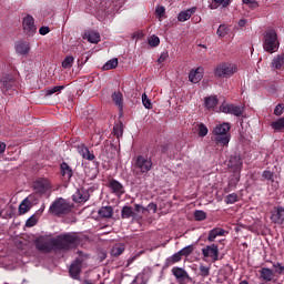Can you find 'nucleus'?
<instances>
[{"label": "nucleus", "mask_w": 284, "mask_h": 284, "mask_svg": "<svg viewBox=\"0 0 284 284\" xmlns=\"http://www.w3.org/2000/svg\"><path fill=\"white\" fill-rule=\"evenodd\" d=\"M220 112H223L224 114H233L234 116H241L243 114V106L224 102L220 106Z\"/></svg>", "instance_id": "9"}, {"label": "nucleus", "mask_w": 284, "mask_h": 284, "mask_svg": "<svg viewBox=\"0 0 284 284\" xmlns=\"http://www.w3.org/2000/svg\"><path fill=\"white\" fill-rule=\"evenodd\" d=\"M112 101L118 105L119 110H123V94L121 92H114L112 94Z\"/></svg>", "instance_id": "28"}, {"label": "nucleus", "mask_w": 284, "mask_h": 284, "mask_svg": "<svg viewBox=\"0 0 284 284\" xmlns=\"http://www.w3.org/2000/svg\"><path fill=\"white\" fill-rule=\"evenodd\" d=\"M78 152L80 156L84 158L87 161H94V155L90 152V149L85 145H79Z\"/></svg>", "instance_id": "22"}, {"label": "nucleus", "mask_w": 284, "mask_h": 284, "mask_svg": "<svg viewBox=\"0 0 284 284\" xmlns=\"http://www.w3.org/2000/svg\"><path fill=\"white\" fill-rule=\"evenodd\" d=\"M195 131L197 132L199 136H201V138L207 136V132H210V130H207V126L203 123L196 124Z\"/></svg>", "instance_id": "32"}, {"label": "nucleus", "mask_w": 284, "mask_h": 284, "mask_svg": "<svg viewBox=\"0 0 284 284\" xmlns=\"http://www.w3.org/2000/svg\"><path fill=\"white\" fill-rule=\"evenodd\" d=\"M217 103H219V98H216L215 95H211L204 99V105L207 110H214Z\"/></svg>", "instance_id": "24"}, {"label": "nucleus", "mask_w": 284, "mask_h": 284, "mask_svg": "<svg viewBox=\"0 0 284 284\" xmlns=\"http://www.w3.org/2000/svg\"><path fill=\"white\" fill-rule=\"evenodd\" d=\"M181 256H190L192 252H194V246L189 245L183 247L182 250L179 251Z\"/></svg>", "instance_id": "44"}, {"label": "nucleus", "mask_w": 284, "mask_h": 284, "mask_svg": "<svg viewBox=\"0 0 284 284\" xmlns=\"http://www.w3.org/2000/svg\"><path fill=\"white\" fill-rule=\"evenodd\" d=\"M33 189L39 194H45V193L50 192V190L52 189V184L50 183V181L48 179L39 178L38 180L34 181Z\"/></svg>", "instance_id": "8"}, {"label": "nucleus", "mask_w": 284, "mask_h": 284, "mask_svg": "<svg viewBox=\"0 0 284 284\" xmlns=\"http://www.w3.org/2000/svg\"><path fill=\"white\" fill-rule=\"evenodd\" d=\"M202 254H203V261H212V263H216L219 261V245L216 244H211L206 245L202 248Z\"/></svg>", "instance_id": "7"}, {"label": "nucleus", "mask_w": 284, "mask_h": 284, "mask_svg": "<svg viewBox=\"0 0 284 284\" xmlns=\"http://www.w3.org/2000/svg\"><path fill=\"white\" fill-rule=\"evenodd\" d=\"M125 252V245L123 244H115L111 250V256H121Z\"/></svg>", "instance_id": "31"}, {"label": "nucleus", "mask_w": 284, "mask_h": 284, "mask_svg": "<svg viewBox=\"0 0 284 284\" xmlns=\"http://www.w3.org/2000/svg\"><path fill=\"white\" fill-rule=\"evenodd\" d=\"M71 212L72 205L63 197L55 199L49 207V214H52L53 216H65Z\"/></svg>", "instance_id": "3"}, {"label": "nucleus", "mask_w": 284, "mask_h": 284, "mask_svg": "<svg viewBox=\"0 0 284 284\" xmlns=\"http://www.w3.org/2000/svg\"><path fill=\"white\" fill-rule=\"evenodd\" d=\"M109 187L111 192H113V194H116L118 196H121V194L125 192V190L123 189V184L116 180H111L109 182Z\"/></svg>", "instance_id": "20"}, {"label": "nucleus", "mask_w": 284, "mask_h": 284, "mask_svg": "<svg viewBox=\"0 0 284 284\" xmlns=\"http://www.w3.org/2000/svg\"><path fill=\"white\" fill-rule=\"evenodd\" d=\"M14 88V78L10 74H4L0 79V89L3 94H11V90Z\"/></svg>", "instance_id": "10"}, {"label": "nucleus", "mask_w": 284, "mask_h": 284, "mask_svg": "<svg viewBox=\"0 0 284 284\" xmlns=\"http://www.w3.org/2000/svg\"><path fill=\"white\" fill-rule=\"evenodd\" d=\"M83 284H94V283H92L91 281L87 280V281L83 282Z\"/></svg>", "instance_id": "61"}, {"label": "nucleus", "mask_w": 284, "mask_h": 284, "mask_svg": "<svg viewBox=\"0 0 284 284\" xmlns=\"http://www.w3.org/2000/svg\"><path fill=\"white\" fill-rule=\"evenodd\" d=\"M230 32V28L225 24H221L216 31L217 37H225Z\"/></svg>", "instance_id": "42"}, {"label": "nucleus", "mask_w": 284, "mask_h": 284, "mask_svg": "<svg viewBox=\"0 0 284 284\" xmlns=\"http://www.w3.org/2000/svg\"><path fill=\"white\" fill-rule=\"evenodd\" d=\"M50 32V27H41L39 29V33L42 36V37H45V34H49Z\"/></svg>", "instance_id": "52"}, {"label": "nucleus", "mask_w": 284, "mask_h": 284, "mask_svg": "<svg viewBox=\"0 0 284 284\" xmlns=\"http://www.w3.org/2000/svg\"><path fill=\"white\" fill-rule=\"evenodd\" d=\"M135 212H145V207H143L142 205L135 204Z\"/></svg>", "instance_id": "58"}, {"label": "nucleus", "mask_w": 284, "mask_h": 284, "mask_svg": "<svg viewBox=\"0 0 284 284\" xmlns=\"http://www.w3.org/2000/svg\"><path fill=\"white\" fill-rule=\"evenodd\" d=\"M239 181H241L239 174H235V178L229 182V185L235 187V185L239 184Z\"/></svg>", "instance_id": "53"}, {"label": "nucleus", "mask_w": 284, "mask_h": 284, "mask_svg": "<svg viewBox=\"0 0 284 284\" xmlns=\"http://www.w3.org/2000/svg\"><path fill=\"white\" fill-rule=\"evenodd\" d=\"M195 10L194 9H187L185 11H181L178 16L179 21H187L192 14H194Z\"/></svg>", "instance_id": "30"}, {"label": "nucleus", "mask_w": 284, "mask_h": 284, "mask_svg": "<svg viewBox=\"0 0 284 284\" xmlns=\"http://www.w3.org/2000/svg\"><path fill=\"white\" fill-rule=\"evenodd\" d=\"M224 201L227 204L236 203V201H239V195L236 193H231L224 199Z\"/></svg>", "instance_id": "45"}, {"label": "nucleus", "mask_w": 284, "mask_h": 284, "mask_svg": "<svg viewBox=\"0 0 284 284\" xmlns=\"http://www.w3.org/2000/svg\"><path fill=\"white\" fill-rule=\"evenodd\" d=\"M230 130L231 125L227 122L216 124L212 132L214 143L221 145V148L230 145Z\"/></svg>", "instance_id": "2"}, {"label": "nucleus", "mask_w": 284, "mask_h": 284, "mask_svg": "<svg viewBox=\"0 0 284 284\" xmlns=\"http://www.w3.org/2000/svg\"><path fill=\"white\" fill-rule=\"evenodd\" d=\"M149 45H151V48H156L159 45V43H161V40L159 39V37L156 36H152L150 39H149Z\"/></svg>", "instance_id": "48"}, {"label": "nucleus", "mask_w": 284, "mask_h": 284, "mask_svg": "<svg viewBox=\"0 0 284 284\" xmlns=\"http://www.w3.org/2000/svg\"><path fill=\"white\" fill-rule=\"evenodd\" d=\"M74 63V57L69 55L62 61V68L65 70L72 68V64Z\"/></svg>", "instance_id": "39"}, {"label": "nucleus", "mask_w": 284, "mask_h": 284, "mask_svg": "<svg viewBox=\"0 0 284 284\" xmlns=\"http://www.w3.org/2000/svg\"><path fill=\"white\" fill-rule=\"evenodd\" d=\"M240 284H250L247 281H242V282H240Z\"/></svg>", "instance_id": "62"}, {"label": "nucleus", "mask_w": 284, "mask_h": 284, "mask_svg": "<svg viewBox=\"0 0 284 284\" xmlns=\"http://www.w3.org/2000/svg\"><path fill=\"white\" fill-rule=\"evenodd\" d=\"M271 221L277 225H284V209L277 207L271 214Z\"/></svg>", "instance_id": "16"}, {"label": "nucleus", "mask_w": 284, "mask_h": 284, "mask_svg": "<svg viewBox=\"0 0 284 284\" xmlns=\"http://www.w3.org/2000/svg\"><path fill=\"white\" fill-rule=\"evenodd\" d=\"M81 243V239L75 233L59 235L57 239L41 237L37 241L40 252H52V250H71Z\"/></svg>", "instance_id": "1"}, {"label": "nucleus", "mask_w": 284, "mask_h": 284, "mask_svg": "<svg viewBox=\"0 0 284 284\" xmlns=\"http://www.w3.org/2000/svg\"><path fill=\"white\" fill-rule=\"evenodd\" d=\"M142 103L146 110H152V100L145 93L142 94Z\"/></svg>", "instance_id": "43"}, {"label": "nucleus", "mask_w": 284, "mask_h": 284, "mask_svg": "<svg viewBox=\"0 0 284 284\" xmlns=\"http://www.w3.org/2000/svg\"><path fill=\"white\" fill-rule=\"evenodd\" d=\"M148 210L151 211V212H153V214H155V212H156V210H158L156 204L150 203V204L148 205Z\"/></svg>", "instance_id": "56"}, {"label": "nucleus", "mask_w": 284, "mask_h": 284, "mask_svg": "<svg viewBox=\"0 0 284 284\" xmlns=\"http://www.w3.org/2000/svg\"><path fill=\"white\" fill-rule=\"evenodd\" d=\"M275 276L274 271L270 267H262L260 270V281H262V283H272Z\"/></svg>", "instance_id": "13"}, {"label": "nucleus", "mask_w": 284, "mask_h": 284, "mask_svg": "<svg viewBox=\"0 0 284 284\" xmlns=\"http://www.w3.org/2000/svg\"><path fill=\"white\" fill-rule=\"evenodd\" d=\"M113 134H114V136H116V139H120V136H123V125L115 124L113 126Z\"/></svg>", "instance_id": "41"}, {"label": "nucleus", "mask_w": 284, "mask_h": 284, "mask_svg": "<svg viewBox=\"0 0 284 284\" xmlns=\"http://www.w3.org/2000/svg\"><path fill=\"white\" fill-rule=\"evenodd\" d=\"M271 68L273 70H281V68H284V55H276L272 61Z\"/></svg>", "instance_id": "25"}, {"label": "nucleus", "mask_w": 284, "mask_h": 284, "mask_svg": "<svg viewBox=\"0 0 284 284\" xmlns=\"http://www.w3.org/2000/svg\"><path fill=\"white\" fill-rule=\"evenodd\" d=\"M274 114H275V116H281V114H283V105L282 104H277L275 106Z\"/></svg>", "instance_id": "51"}, {"label": "nucleus", "mask_w": 284, "mask_h": 284, "mask_svg": "<svg viewBox=\"0 0 284 284\" xmlns=\"http://www.w3.org/2000/svg\"><path fill=\"white\" fill-rule=\"evenodd\" d=\"M16 52L18 54H21L22 57H26V55L30 54V42H28V41L17 42Z\"/></svg>", "instance_id": "17"}, {"label": "nucleus", "mask_w": 284, "mask_h": 284, "mask_svg": "<svg viewBox=\"0 0 284 284\" xmlns=\"http://www.w3.org/2000/svg\"><path fill=\"white\" fill-rule=\"evenodd\" d=\"M216 236H225V230L221 227L211 230L207 235L209 243H214V241H216Z\"/></svg>", "instance_id": "21"}, {"label": "nucleus", "mask_w": 284, "mask_h": 284, "mask_svg": "<svg viewBox=\"0 0 284 284\" xmlns=\"http://www.w3.org/2000/svg\"><path fill=\"white\" fill-rule=\"evenodd\" d=\"M37 216L32 215L31 217H29L26 222V226L27 227H34V225H37Z\"/></svg>", "instance_id": "50"}, {"label": "nucleus", "mask_w": 284, "mask_h": 284, "mask_svg": "<svg viewBox=\"0 0 284 284\" xmlns=\"http://www.w3.org/2000/svg\"><path fill=\"white\" fill-rule=\"evenodd\" d=\"M276 179L277 175L270 170L262 172V181L266 182V185H272L273 190H278V180Z\"/></svg>", "instance_id": "11"}, {"label": "nucleus", "mask_w": 284, "mask_h": 284, "mask_svg": "<svg viewBox=\"0 0 284 284\" xmlns=\"http://www.w3.org/2000/svg\"><path fill=\"white\" fill-rule=\"evenodd\" d=\"M119 65V60L118 59H111L109 60L103 67V70H114Z\"/></svg>", "instance_id": "36"}, {"label": "nucleus", "mask_w": 284, "mask_h": 284, "mask_svg": "<svg viewBox=\"0 0 284 284\" xmlns=\"http://www.w3.org/2000/svg\"><path fill=\"white\" fill-rule=\"evenodd\" d=\"M243 3H250L251 6H253V3H256V0H242Z\"/></svg>", "instance_id": "60"}, {"label": "nucleus", "mask_w": 284, "mask_h": 284, "mask_svg": "<svg viewBox=\"0 0 284 284\" xmlns=\"http://www.w3.org/2000/svg\"><path fill=\"white\" fill-rule=\"evenodd\" d=\"M281 43L278 42V34H276V30L268 29L264 33V42H263V49L265 52H270L273 54V52H276L278 50V47Z\"/></svg>", "instance_id": "4"}, {"label": "nucleus", "mask_w": 284, "mask_h": 284, "mask_svg": "<svg viewBox=\"0 0 284 284\" xmlns=\"http://www.w3.org/2000/svg\"><path fill=\"white\" fill-rule=\"evenodd\" d=\"M227 165L232 172H241V169L243 168V159L239 155L231 156Z\"/></svg>", "instance_id": "14"}, {"label": "nucleus", "mask_w": 284, "mask_h": 284, "mask_svg": "<svg viewBox=\"0 0 284 284\" xmlns=\"http://www.w3.org/2000/svg\"><path fill=\"white\" fill-rule=\"evenodd\" d=\"M65 87L63 85H57L53 88H49L45 91V97H52V94H57V92H61V90H63Z\"/></svg>", "instance_id": "37"}, {"label": "nucleus", "mask_w": 284, "mask_h": 284, "mask_svg": "<svg viewBox=\"0 0 284 284\" xmlns=\"http://www.w3.org/2000/svg\"><path fill=\"white\" fill-rule=\"evenodd\" d=\"M200 275L203 278H207V276H210V266H205V265H200Z\"/></svg>", "instance_id": "47"}, {"label": "nucleus", "mask_w": 284, "mask_h": 284, "mask_svg": "<svg viewBox=\"0 0 284 284\" xmlns=\"http://www.w3.org/2000/svg\"><path fill=\"white\" fill-rule=\"evenodd\" d=\"M114 214V211L112 210V206H102L99 210V215L103 219H112V215Z\"/></svg>", "instance_id": "27"}, {"label": "nucleus", "mask_w": 284, "mask_h": 284, "mask_svg": "<svg viewBox=\"0 0 284 284\" xmlns=\"http://www.w3.org/2000/svg\"><path fill=\"white\" fill-rule=\"evenodd\" d=\"M155 17L159 19V21H163V17H165V7L158 6L155 8Z\"/></svg>", "instance_id": "38"}, {"label": "nucleus", "mask_w": 284, "mask_h": 284, "mask_svg": "<svg viewBox=\"0 0 284 284\" xmlns=\"http://www.w3.org/2000/svg\"><path fill=\"white\" fill-rule=\"evenodd\" d=\"M84 39L89 41V43H99L101 41V34L97 31H88L84 33Z\"/></svg>", "instance_id": "23"}, {"label": "nucleus", "mask_w": 284, "mask_h": 284, "mask_svg": "<svg viewBox=\"0 0 284 284\" xmlns=\"http://www.w3.org/2000/svg\"><path fill=\"white\" fill-rule=\"evenodd\" d=\"M173 275L175 276V278H178V281H185L187 280V272H185V270L181 268V267H174L172 270Z\"/></svg>", "instance_id": "26"}, {"label": "nucleus", "mask_w": 284, "mask_h": 284, "mask_svg": "<svg viewBox=\"0 0 284 284\" xmlns=\"http://www.w3.org/2000/svg\"><path fill=\"white\" fill-rule=\"evenodd\" d=\"M203 79V68L199 67L196 69L191 70L189 74V80L191 83H199Z\"/></svg>", "instance_id": "19"}, {"label": "nucleus", "mask_w": 284, "mask_h": 284, "mask_svg": "<svg viewBox=\"0 0 284 284\" xmlns=\"http://www.w3.org/2000/svg\"><path fill=\"white\" fill-rule=\"evenodd\" d=\"M90 199V193L85 189H78L73 194V201L75 203H85Z\"/></svg>", "instance_id": "15"}, {"label": "nucleus", "mask_w": 284, "mask_h": 284, "mask_svg": "<svg viewBox=\"0 0 284 284\" xmlns=\"http://www.w3.org/2000/svg\"><path fill=\"white\" fill-rule=\"evenodd\" d=\"M273 272L274 274H284V266L281 263L273 264Z\"/></svg>", "instance_id": "49"}, {"label": "nucleus", "mask_w": 284, "mask_h": 284, "mask_svg": "<svg viewBox=\"0 0 284 284\" xmlns=\"http://www.w3.org/2000/svg\"><path fill=\"white\" fill-rule=\"evenodd\" d=\"M23 30L27 34L32 36L37 32V26H34V18L32 16H27L22 21Z\"/></svg>", "instance_id": "12"}, {"label": "nucleus", "mask_w": 284, "mask_h": 284, "mask_svg": "<svg viewBox=\"0 0 284 284\" xmlns=\"http://www.w3.org/2000/svg\"><path fill=\"white\" fill-rule=\"evenodd\" d=\"M169 53L168 52H163L161 53L160 58L158 59V63H163L165 62V59H168Z\"/></svg>", "instance_id": "54"}, {"label": "nucleus", "mask_w": 284, "mask_h": 284, "mask_svg": "<svg viewBox=\"0 0 284 284\" xmlns=\"http://www.w3.org/2000/svg\"><path fill=\"white\" fill-rule=\"evenodd\" d=\"M201 48H206L204 44H200Z\"/></svg>", "instance_id": "64"}, {"label": "nucleus", "mask_w": 284, "mask_h": 284, "mask_svg": "<svg viewBox=\"0 0 284 284\" xmlns=\"http://www.w3.org/2000/svg\"><path fill=\"white\" fill-rule=\"evenodd\" d=\"M183 258L181 252L174 253L172 256L166 258V265H174V263H179Z\"/></svg>", "instance_id": "33"}, {"label": "nucleus", "mask_w": 284, "mask_h": 284, "mask_svg": "<svg viewBox=\"0 0 284 284\" xmlns=\"http://www.w3.org/2000/svg\"><path fill=\"white\" fill-rule=\"evenodd\" d=\"M236 72H239V67L227 62L221 63L214 70L215 77H219L220 79H230V77L236 74Z\"/></svg>", "instance_id": "5"}, {"label": "nucleus", "mask_w": 284, "mask_h": 284, "mask_svg": "<svg viewBox=\"0 0 284 284\" xmlns=\"http://www.w3.org/2000/svg\"><path fill=\"white\" fill-rule=\"evenodd\" d=\"M194 219L195 221H205V219H207V213H205V211H195Z\"/></svg>", "instance_id": "46"}, {"label": "nucleus", "mask_w": 284, "mask_h": 284, "mask_svg": "<svg viewBox=\"0 0 284 284\" xmlns=\"http://www.w3.org/2000/svg\"><path fill=\"white\" fill-rule=\"evenodd\" d=\"M134 170L136 174H148L152 170V160L143 155L138 156L134 163Z\"/></svg>", "instance_id": "6"}, {"label": "nucleus", "mask_w": 284, "mask_h": 284, "mask_svg": "<svg viewBox=\"0 0 284 284\" xmlns=\"http://www.w3.org/2000/svg\"><path fill=\"white\" fill-rule=\"evenodd\" d=\"M61 174L64 179H72V169H70V165L68 163L63 162L60 165Z\"/></svg>", "instance_id": "29"}, {"label": "nucleus", "mask_w": 284, "mask_h": 284, "mask_svg": "<svg viewBox=\"0 0 284 284\" xmlns=\"http://www.w3.org/2000/svg\"><path fill=\"white\" fill-rule=\"evenodd\" d=\"M30 200L24 199L21 204L19 205V212L20 214H27V212H30Z\"/></svg>", "instance_id": "34"}, {"label": "nucleus", "mask_w": 284, "mask_h": 284, "mask_svg": "<svg viewBox=\"0 0 284 284\" xmlns=\"http://www.w3.org/2000/svg\"><path fill=\"white\" fill-rule=\"evenodd\" d=\"M214 3H220L222 4L224 8L230 6V0H213Z\"/></svg>", "instance_id": "55"}, {"label": "nucleus", "mask_w": 284, "mask_h": 284, "mask_svg": "<svg viewBox=\"0 0 284 284\" xmlns=\"http://www.w3.org/2000/svg\"><path fill=\"white\" fill-rule=\"evenodd\" d=\"M134 262V257L129 260V264Z\"/></svg>", "instance_id": "63"}, {"label": "nucleus", "mask_w": 284, "mask_h": 284, "mask_svg": "<svg viewBox=\"0 0 284 284\" xmlns=\"http://www.w3.org/2000/svg\"><path fill=\"white\" fill-rule=\"evenodd\" d=\"M6 148H7L6 142H1L0 143V156H1V154H3V152H6Z\"/></svg>", "instance_id": "57"}, {"label": "nucleus", "mask_w": 284, "mask_h": 284, "mask_svg": "<svg viewBox=\"0 0 284 284\" xmlns=\"http://www.w3.org/2000/svg\"><path fill=\"white\" fill-rule=\"evenodd\" d=\"M69 274L75 281L79 280V274H81V261L80 260H75L71 264V266L69 268Z\"/></svg>", "instance_id": "18"}, {"label": "nucleus", "mask_w": 284, "mask_h": 284, "mask_svg": "<svg viewBox=\"0 0 284 284\" xmlns=\"http://www.w3.org/2000/svg\"><path fill=\"white\" fill-rule=\"evenodd\" d=\"M271 128L276 132H281V130H284V118H281L277 121L272 122Z\"/></svg>", "instance_id": "35"}, {"label": "nucleus", "mask_w": 284, "mask_h": 284, "mask_svg": "<svg viewBox=\"0 0 284 284\" xmlns=\"http://www.w3.org/2000/svg\"><path fill=\"white\" fill-rule=\"evenodd\" d=\"M121 214H122V219H130V216L134 215V211L130 206H124L122 209Z\"/></svg>", "instance_id": "40"}, {"label": "nucleus", "mask_w": 284, "mask_h": 284, "mask_svg": "<svg viewBox=\"0 0 284 284\" xmlns=\"http://www.w3.org/2000/svg\"><path fill=\"white\" fill-rule=\"evenodd\" d=\"M247 23V20H245V19H241L240 21H239V26H240V28H244V26Z\"/></svg>", "instance_id": "59"}]
</instances>
